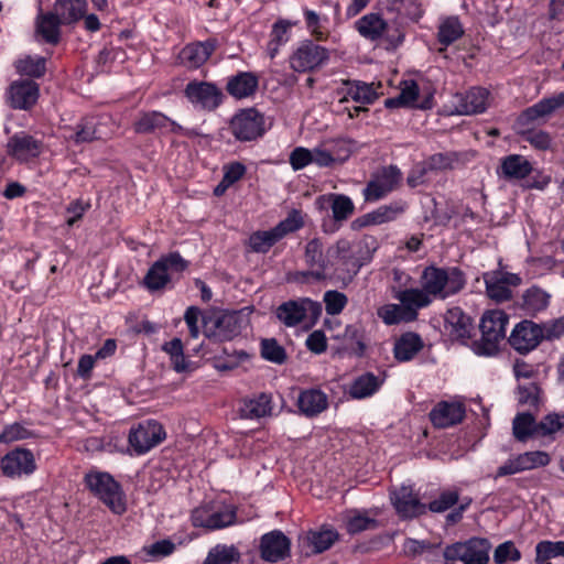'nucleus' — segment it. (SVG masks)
<instances>
[{
	"label": "nucleus",
	"instance_id": "nucleus-1",
	"mask_svg": "<svg viewBox=\"0 0 564 564\" xmlns=\"http://www.w3.org/2000/svg\"><path fill=\"white\" fill-rule=\"evenodd\" d=\"M421 286L430 297L446 300L466 286V274L458 267L427 265L420 276Z\"/></svg>",
	"mask_w": 564,
	"mask_h": 564
},
{
	"label": "nucleus",
	"instance_id": "nucleus-2",
	"mask_svg": "<svg viewBox=\"0 0 564 564\" xmlns=\"http://www.w3.org/2000/svg\"><path fill=\"white\" fill-rule=\"evenodd\" d=\"M83 482L85 488L112 513L121 516L127 511V499L123 488L111 474L97 469L89 470L85 474Z\"/></svg>",
	"mask_w": 564,
	"mask_h": 564
},
{
	"label": "nucleus",
	"instance_id": "nucleus-3",
	"mask_svg": "<svg viewBox=\"0 0 564 564\" xmlns=\"http://www.w3.org/2000/svg\"><path fill=\"white\" fill-rule=\"evenodd\" d=\"M188 267L189 261L185 260L178 251L169 252L151 264L141 285L151 293L162 291L169 288L175 276L178 279Z\"/></svg>",
	"mask_w": 564,
	"mask_h": 564
},
{
	"label": "nucleus",
	"instance_id": "nucleus-4",
	"mask_svg": "<svg viewBox=\"0 0 564 564\" xmlns=\"http://www.w3.org/2000/svg\"><path fill=\"white\" fill-rule=\"evenodd\" d=\"M509 315L502 310L486 311L480 319L481 337L473 341V350L478 356H494L499 351L500 341L506 338Z\"/></svg>",
	"mask_w": 564,
	"mask_h": 564
},
{
	"label": "nucleus",
	"instance_id": "nucleus-5",
	"mask_svg": "<svg viewBox=\"0 0 564 564\" xmlns=\"http://www.w3.org/2000/svg\"><path fill=\"white\" fill-rule=\"evenodd\" d=\"M491 546L488 539L477 536L448 544L443 550L444 563L488 564Z\"/></svg>",
	"mask_w": 564,
	"mask_h": 564
},
{
	"label": "nucleus",
	"instance_id": "nucleus-6",
	"mask_svg": "<svg viewBox=\"0 0 564 564\" xmlns=\"http://www.w3.org/2000/svg\"><path fill=\"white\" fill-rule=\"evenodd\" d=\"M317 42L312 39L301 41L289 57L290 68L296 73H314L328 64L332 52Z\"/></svg>",
	"mask_w": 564,
	"mask_h": 564
},
{
	"label": "nucleus",
	"instance_id": "nucleus-7",
	"mask_svg": "<svg viewBox=\"0 0 564 564\" xmlns=\"http://www.w3.org/2000/svg\"><path fill=\"white\" fill-rule=\"evenodd\" d=\"M183 94L194 109L206 112L217 110L225 100L221 88L216 83L207 80H189Z\"/></svg>",
	"mask_w": 564,
	"mask_h": 564
},
{
	"label": "nucleus",
	"instance_id": "nucleus-8",
	"mask_svg": "<svg viewBox=\"0 0 564 564\" xmlns=\"http://www.w3.org/2000/svg\"><path fill=\"white\" fill-rule=\"evenodd\" d=\"M229 130L240 142L256 141L267 131L264 115L253 107L241 109L230 119Z\"/></svg>",
	"mask_w": 564,
	"mask_h": 564
},
{
	"label": "nucleus",
	"instance_id": "nucleus-9",
	"mask_svg": "<svg viewBox=\"0 0 564 564\" xmlns=\"http://www.w3.org/2000/svg\"><path fill=\"white\" fill-rule=\"evenodd\" d=\"M334 254H330V247L324 250L319 238L311 239L304 251V260L310 270L299 272L303 279L312 278L315 281H323L329 276V269L335 267Z\"/></svg>",
	"mask_w": 564,
	"mask_h": 564
},
{
	"label": "nucleus",
	"instance_id": "nucleus-10",
	"mask_svg": "<svg viewBox=\"0 0 564 564\" xmlns=\"http://www.w3.org/2000/svg\"><path fill=\"white\" fill-rule=\"evenodd\" d=\"M276 317L288 327H294L308 317L312 324L322 315V304L308 297L290 300L276 308Z\"/></svg>",
	"mask_w": 564,
	"mask_h": 564
},
{
	"label": "nucleus",
	"instance_id": "nucleus-11",
	"mask_svg": "<svg viewBox=\"0 0 564 564\" xmlns=\"http://www.w3.org/2000/svg\"><path fill=\"white\" fill-rule=\"evenodd\" d=\"M166 437L163 425L155 420H144L130 429L128 443L135 455H144Z\"/></svg>",
	"mask_w": 564,
	"mask_h": 564
},
{
	"label": "nucleus",
	"instance_id": "nucleus-12",
	"mask_svg": "<svg viewBox=\"0 0 564 564\" xmlns=\"http://www.w3.org/2000/svg\"><path fill=\"white\" fill-rule=\"evenodd\" d=\"M402 181V172L397 165H388L372 174L362 189L366 202H378L393 192Z\"/></svg>",
	"mask_w": 564,
	"mask_h": 564
},
{
	"label": "nucleus",
	"instance_id": "nucleus-13",
	"mask_svg": "<svg viewBox=\"0 0 564 564\" xmlns=\"http://www.w3.org/2000/svg\"><path fill=\"white\" fill-rule=\"evenodd\" d=\"M6 104L13 110H32L40 98V85L33 79L13 80L6 90Z\"/></svg>",
	"mask_w": 564,
	"mask_h": 564
},
{
	"label": "nucleus",
	"instance_id": "nucleus-14",
	"mask_svg": "<svg viewBox=\"0 0 564 564\" xmlns=\"http://www.w3.org/2000/svg\"><path fill=\"white\" fill-rule=\"evenodd\" d=\"M245 318L240 312H227L213 321L212 325L205 322L204 334L215 341H227L241 334Z\"/></svg>",
	"mask_w": 564,
	"mask_h": 564
},
{
	"label": "nucleus",
	"instance_id": "nucleus-15",
	"mask_svg": "<svg viewBox=\"0 0 564 564\" xmlns=\"http://www.w3.org/2000/svg\"><path fill=\"white\" fill-rule=\"evenodd\" d=\"M330 254L337 260L334 267V274L345 280H351L357 275L364 262L352 249V245L347 239H339L330 246Z\"/></svg>",
	"mask_w": 564,
	"mask_h": 564
},
{
	"label": "nucleus",
	"instance_id": "nucleus-16",
	"mask_svg": "<svg viewBox=\"0 0 564 564\" xmlns=\"http://www.w3.org/2000/svg\"><path fill=\"white\" fill-rule=\"evenodd\" d=\"M486 294L496 302L509 301L512 297V286L521 284V278L516 273L494 270L482 275Z\"/></svg>",
	"mask_w": 564,
	"mask_h": 564
},
{
	"label": "nucleus",
	"instance_id": "nucleus-17",
	"mask_svg": "<svg viewBox=\"0 0 564 564\" xmlns=\"http://www.w3.org/2000/svg\"><path fill=\"white\" fill-rule=\"evenodd\" d=\"M542 340L541 325L530 319L519 322L508 338L509 345L521 355L534 350Z\"/></svg>",
	"mask_w": 564,
	"mask_h": 564
},
{
	"label": "nucleus",
	"instance_id": "nucleus-18",
	"mask_svg": "<svg viewBox=\"0 0 564 564\" xmlns=\"http://www.w3.org/2000/svg\"><path fill=\"white\" fill-rule=\"evenodd\" d=\"M218 45L216 37L188 43L180 51L177 63L189 70L198 69L210 58Z\"/></svg>",
	"mask_w": 564,
	"mask_h": 564
},
{
	"label": "nucleus",
	"instance_id": "nucleus-19",
	"mask_svg": "<svg viewBox=\"0 0 564 564\" xmlns=\"http://www.w3.org/2000/svg\"><path fill=\"white\" fill-rule=\"evenodd\" d=\"M0 469L8 478L29 476L36 469L34 454L28 448L15 447L0 459Z\"/></svg>",
	"mask_w": 564,
	"mask_h": 564
},
{
	"label": "nucleus",
	"instance_id": "nucleus-20",
	"mask_svg": "<svg viewBox=\"0 0 564 564\" xmlns=\"http://www.w3.org/2000/svg\"><path fill=\"white\" fill-rule=\"evenodd\" d=\"M408 208L409 205L405 200H392L389 204L381 205L377 209L354 219L351 221V228L359 230L364 227L393 221L403 215Z\"/></svg>",
	"mask_w": 564,
	"mask_h": 564
},
{
	"label": "nucleus",
	"instance_id": "nucleus-21",
	"mask_svg": "<svg viewBox=\"0 0 564 564\" xmlns=\"http://www.w3.org/2000/svg\"><path fill=\"white\" fill-rule=\"evenodd\" d=\"M390 500L402 519H412L426 513V505L420 501L412 486H401L390 491Z\"/></svg>",
	"mask_w": 564,
	"mask_h": 564
},
{
	"label": "nucleus",
	"instance_id": "nucleus-22",
	"mask_svg": "<svg viewBox=\"0 0 564 564\" xmlns=\"http://www.w3.org/2000/svg\"><path fill=\"white\" fill-rule=\"evenodd\" d=\"M64 23L52 10L43 11L40 7L34 20V36L37 42L56 46L62 40Z\"/></svg>",
	"mask_w": 564,
	"mask_h": 564
},
{
	"label": "nucleus",
	"instance_id": "nucleus-23",
	"mask_svg": "<svg viewBox=\"0 0 564 564\" xmlns=\"http://www.w3.org/2000/svg\"><path fill=\"white\" fill-rule=\"evenodd\" d=\"M43 141L21 131L14 133L7 143V152L17 161L25 163L40 156L43 151Z\"/></svg>",
	"mask_w": 564,
	"mask_h": 564
},
{
	"label": "nucleus",
	"instance_id": "nucleus-24",
	"mask_svg": "<svg viewBox=\"0 0 564 564\" xmlns=\"http://www.w3.org/2000/svg\"><path fill=\"white\" fill-rule=\"evenodd\" d=\"M340 96L339 104L352 100L361 105H371L379 98L375 83H366L357 79H341V86L337 89Z\"/></svg>",
	"mask_w": 564,
	"mask_h": 564
},
{
	"label": "nucleus",
	"instance_id": "nucleus-25",
	"mask_svg": "<svg viewBox=\"0 0 564 564\" xmlns=\"http://www.w3.org/2000/svg\"><path fill=\"white\" fill-rule=\"evenodd\" d=\"M259 549L262 560L278 563L290 556L291 540L281 530H273L261 536Z\"/></svg>",
	"mask_w": 564,
	"mask_h": 564
},
{
	"label": "nucleus",
	"instance_id": "nucleus-26",
	"mask_svg": "<svg viewBox=\"0 0 564 564\" xmlns=\"http://www.w3.org/2000/svg\"><path fill=\"white\" fill-rule=\"evenodd\" d=\"M561 108H564V91L542 98L536 104L522 110L518 117V123L528 126L539 120L545 122L552 113Z\"/></svg>",
	"mask_w": 564,
	"mask_h": 564
},
{
	"label": "nucleus",
	"instance_id": "nucleus-27",
	"mask_svg": "<svg viewBox=\"0 0 564 564\" xmlns=\"http://www.w3.org/2000/svg\"><path fill=\"white\" fill-rule=\"evenodd\" d=\"M444 327L452 339L463 344L471 338L475 329L473 318L458 306L451 307L446 311Z\"/></svg>",
	"mask_w": 564,
	"mask_h": 564
},
{
	"label": "nucleus",
	"instance_id": "nucleus-28",
	"mask_svg": "<svg viewBox=\"0 0 564 564\" xmlns=\"http://www.w3.org/2000/svg\"><path fill=\"white\" fill-rule=\"evenodd\" d=\"M465 405L460 402L440 401L429 413L431 423L436 429H447L463 422Z\"/></svg>",
	"mask_w": 564,
	"mask_h": 564
},
{
	"label": "nucleus",
	"instance_id": "nucleus-29",
	"mask_svg": "<svg viewBox=\"0 0 564 564\" xmlns=\"http://www.w3.org/2000/svg\"><path fill=\"white\" fill-rule=\"evenodd\" d=\"M318 209H325L329 207L332 209V217L335 224H337L336 229L341 226V224L348 220L355 213V204L352 199L345 194L329 193L325 195H321L316 198L315 202Z\"/></svg>",
	"mask_w": 564,
	"mask_h": 564
},
{
	"label": "nucleus",
	"instance_id": "nucleus-30",
	"mask_svg": "<svg viewBox=\"0 0 564 564\" xmlns=\"http://www.w3.org/2000/svg\"><path fill=\"white\" fill-rule=\"evenodd\" d=\"M296 405L302 415L313 419L328 409V397L319 388L303 389L297 395Z\"/></svg>",
	"mask_w": 564,
	"mask_h": 564
},
{
	"label": "nucleus",
	"instance_id": "nucleus-31",
	"mask_svg": "<svg viewBox=\"0 0 564 564\" xmlns=\"http://www.w3.org/2000/svg\"><path fill=\"white\" fill-rule=\"evenodd\" d=\"M393 297L403 306L405 314H408V321L416 319L417 311L430 306L433 302L432 297L429 296L422 286L421 289L399 290L393 294Z\"/></svg>",
	"mask_w": 564,
	"mask_h": 564
},
{
	"label": "nucleus",
	"instance_id": "nucleus-32",
	"mask_svg": "<svg viewBox=\"0 0 564 564\" xmlns=\"http://www.w3.org/2000/svg\"><path fill=\"white\" fill-rule=\"evenodd\" d=\"M259 88V76L253 72H238L227 79L226 91L235 99L252 97Z\"/></svg>",
	"mask_w": 564,
	"mask_h": 564
},
{
	"label": "nucleus",
	"instance_id": "nucleus-33",
	"mask_svg": "<svg viewBox=\"0 0 564 564\" xmlns=\"http://www.w3.org/2000/svg\"><path fill=\"white\" fill-rule=\"evenodd\" d=\"M53 13L64 23V26L73 28L83 20L88 12L87 0H54Z\"/></svg>",
	"mask_w": 564,
	"mask_h": 564
},
{
	"label": "nucleus",
	"instance_id": "nucleus-34",
	"mask_svg": "<svg viewBox=\"0 0 564 564\" xmlns=\"http://www.w3.org/2000/svg\"><path fill=\"white\" fill-rule=\"evenodd\" d=\"M386 381V372L375 375L367 371L354 379L348 389L351 399L361 400L373 395Z\"/></svg>",
	"mask_w": 564,
	"mask_h": 564
},
{
	"label": "nucleus",
	"instance_id": "nucleus-35",
	"mask_svg": "<svg viewBox=\"0 0 564 564\" xmlns=\"http://www.w3.org/2000/svg\"><path fill=\"white\" fill-rule=\"evenodd\" d=\"M489 91L482 87H471L465 94L457 95V111L460 115L481 113L487 109Z\"/></svg>",
	"mask_w": 564,
	"mask_h": 564
},
{
	"label": "nucleus",
	"instance_id": "nucleus-36",
	"mask_svg": "<svg viewBox=\"0 0 564 564\" xmlns=\"http://www.w3.org/2000/svg\"><path fill=\"white\" fill-rule=\"evenodd\" d=\"M423 347L424 343L417 333L406 332L395 340L393 356L400 362L410 361Z\"/></svg>",
	"mask_w": 564,
	"mask_h": 564
},
{
	"label": "nucleus",
	"instance_id": "nucleus-37",
	"mask_svg": "<svg viewBox=\"0 0 564 564\" xmlns=\"http://www.w3.org/2000/svg\"><path fill=\"white\" fill-rule=\"evenodd\" d=\"M387 21L379 13H367L355 22V29L366 40L377 42L382 39Z\"/></svg>",
	"mask_w": 564,
	"mask_h": 564
},
{
	"label": "nucleus",
	"instance_id": "nucleus-38",
	"mask_svg": "<svg viewBox=\"0 0 564 564\" xmlns=\"http://www.w3.org/2000/svg\"><path fill=\"white\" fill-rule=\"evenodd\" d=\"M339 534L333 528L310 530L303 539V543L311 549L312 554H319L330 549L338 540Z\"/></svg>",
	"mask_w": 564,
	"mask_h": 564
},
{
	"label": "nucleus",
	"instance_id": "nucleus-39",
	"mask_svg": "<svg viewBox=\"0 0 564 564\" xmlns=\"http://www.w3.org/2000/svg\"><path fill=\"white\" fill-rule=\"evenodd\" d=\"M170 118L163 112L152 110L140 112L133 123V130L138 134H150L156 130L163 131L167 128Z\"/></svg>",
	"mask_w": 564,
	"mask_h": 564
},
{
	"label": "nucleus",
	"instance_id": "nucleus-40",
	"mask_svg": "<svg viewBox=\"0 0 564 564\" xmlns=\"http://www.w3.org/2000/svg\"><path fill=\"white\" fill-rule=\"evenodd\" d=\"M550 304V294L540 286L532 285L522 294L521 308L528 315H536L546 310Z\"/></svg>",
	"mask_w": 564,
	"mask_h": 564
},
{
	"label": "nucleus",
	"instance_id": "nucleus-41",
	"mask_svg": "<svg viewBox=\"0 0 564 564\" xmlns=\"http://www.w3.org/2000/svg\"><path fill=\"white\" fill-rule=\"evenodd\" d=\"M501 173L508 180H522L532 172L531 163L519 154H511L502 159Z\"/></svg>",
	"mask_w": 564,
	"mask_h": 564
},
{
	"label": "nucleus",
	"instance_id": "nucleus-42",
	"mask_svg": "<svg viewBox=\"0 0 564 564\" xmlns=\"http://www.w3.org/2000/svg\"><path fill=\"white\" fill-rule=\"evenodd\" d=\"M464 33L465 30L457 17L446 18L437 29V41L443 45V47L438 50V53L445 52V50L459 40Z\"/></svg>",
	"mask_w": 564,
	"mask_h": 564
},
{
	"label": "nucleus",
	"instance_id": "nucleus-43",
	"mask_svg": "<svg viewBox=\"0 0 564 564\" xmlns=\"http://www.w3.org/2000/svg\"><path fill=\"white\" fill-rule=\"evenodd\" d=\"M273 410L272 395L270 393H259L257 397L245 401L241 409L247 419H261L271 415Z\"/></svg>",
	"mask_w": 564,
	"mask_h": 564
},
{
	"label": "nucleus",
	"instance_id": "nucleus-44",
	"mask_svg": "<svg viewBox=\"0 0 564 564\" xmlns=\"http://www.w3.org/2000/svg\"><path fill=\"white\" fill-rule=\"evenodd\" d=\"M250 357L243 349L224 347L221 354L214 357V366L218 371H230L248 361Z\"/></svg>",
	"mask_w": 564,
	"mask_h": 564
},
{
	"label": "nucleus",
	"instance_id": "nucleus-45",
	"mask_svg": "<svg viewBox=\"0 0 564 564\" xmlns=\"http://www.w3.org/2000/svg\"><path fill=\"white\" fill-rule=\"evenodd\" d=\"M14 67L21 76H28V79L41 78L46 73V58L43 56L25 55L15 61Z\"/></svg>",
	"mask_w": 564,
	"mask_h": 564
},
{
	"label": "nucleus",
	"instance_id": "nucleus-46",
	"mask_svg": "<svg viewBox=\"0 0 564 564\" xmlns=\"http://www.w3.org/2000/svg\"><path fill=\"white\" fill-rule=\"evenodd\" d=\"M387 10L394 12L398 20L406 18L417 22L423 15V9L419 0H388Z\"/></svg>",
	"mask_w": 564,
	"mask_h": 564
},
{
	"label": "nucleus",
	"instance_id": "nucleus-47",
	"mask_svg": "<svg viewBox=\"0 0 564 564\" xmlns=\"http://www.w3.org/2000/svg\"><path fill=\"white\" fill-rule=\"evenodd\" d=\"M344 340L350 343V354L356 357H364L366 345V330L361 323L348 324L344 330Z\"/></svg>",
	"mask_w": 564,
	"mask_h": 564
},
{
	"label": "nucleus",
	"instance_id": "nucleus-48",
	"mask_svg": "<svg viewBox=\"0 0 564 564\" xmlns=\"http://www.w3.org/2000/svg\"><path fill=\"white\" fill-rule=\"evenodd\" d=\"M564 557V541L542 540L535 545L534 564H552L551 560Z\"/></svg>",
	"mask_w": 564,
	"mask_h": 564
},
{
	"label": "nucleus",
	"instance_id": "nucleus-49",
	"mask_svg": "<svg viewBox=\"0 0 564 564\" xmlns=\"http://www.w3.org/2000/svg\"><path fill=\"white\" fill-rule=\"evenodd\" d=\"M459 501V489L456 487L443 489L426 505V511L444 513L453 510Z\"/></svg>",
	"mask_w": 564,
	"mask_h": 564
},
{
	"label": "nucleus",
	"instance_id": "nucleus-50",
	"mask_svg": "<svg viewBox=\"0 0 564 564\" xmlns=\"http://www.w3.org/2000/svg\"><path fill=\"white\" fill-rule=\"evenodd\" d=\"M281 239L279 234L271 228L270 230H258L250 235L248 248L252 252L267 253Z\"/></svg>",
	"mask_w": 564,
	"mask_h": 564
},
{
	"label": "nucleus",
	"instance_id": "nucleus-51",
	"mask_svg": "<svg viewBox=\"0 0 564 564\" xmlns=\"http://www.w3.org/2000/svg\"><path fill=\"white\" fill-rule=\"evenodd\" d=\"M292 23L288 20H278L270 32V41L268 43V51L271 58H274L281 45L290 40V30Z\"/></svg>",
	"mask_w": 564,
	"mask_h": 564
},
{
	"label": "nucleus",
	"instance_id": "nucleus-52",
	"mask_svg": "<svg viewBox=\"0 0 564 564\" xmlns=\"http://www.w3.org/2000/svg\"><path fill=\"white\" fill-rule=\"evenodd\" d=\"M304 21L307 31L312 35V40L326 41L329 36V32L325 30L324 24L328 22L327 17H322L314 10L304 8L303 9Z\"/></svg>",
	"mask_w": 564,
	"mask_h": 564
},
{
	"label": "nucleus",
	"instance_id": "nucleus-53",
	"mask_svg": "<svg viewBox=\"0 0 564 564\" xmlns=\"http://www.w3.org/2000/svg\"><path fill=\"white\" fill-rule=\"evenodd\" d=\"M538 423L530 412L518 413L512 422L513 435L518 441H525L531 436H535Z\"/></svg>",
	"mask_w": 564,
	"mask_h": 564
},
{
	"label": "nucleus",
	"instance_id": "nucleus-54",
	"mask_svg": "<svg viewBox=\"0 0 564 564\" xmlns=\"http://www.w3.org/2000/svg\"><path fill=\"white\" fill-rule=\"evenodd\" d=\"M240 560V553L234 545L218 544L210 549L204 564H234Z\"/></svg>",
	"mask_w": 564,
	"mask_h": 564
},
{
	"label": "nucleus",
	"instance_id": "nucleus-55",
	"mask_svg": "<svg viewBox=\"0 0 564 564\" xmlns=\"http://www.w3.org/2000/svg\"><path fill=\"white\" fill-rule=\"evenodd\" d=\"M386 43L384 48L387 51H395L399 48L405 40V29L398 18L393 21H387V28L382 39Z\"/></svg>",
	"mask_w": 564,
	"mask_h": 564
},
{
	"label": "nucleus",
	"instance_id": "nucleus-56",
	"mask_svg": "<svg viewBox=\"0 0 564 564\" xmlns=\"http://www.w3.org/2000/svg\"><path fill=\"white\" fill-rule=\"evenodd\" d=\"M209 530H220L236 523L237 510L234 506H226L216 509L213 506Z\"/></svg>",
	"mask_w": 564,
	"mask_h": 564
},
{
	"label": "nucleus",
	"instance_id": "nucleus-57",
	"mask_svg": "<svg viewBox=\"0 0 564 564\" xmlns=\"http://www.w3.org/2000/svg\"><path fill=\"white\" fill-rule=\"evenodd\" d=\"M541 388L538 383L520 384L517 389L518 402L522 406L538 410L540 405Z\"/></svg>",
	"mask_w": 564,
	"mask_h": 564
},
{
	"label": "nucleus",
	"instance_id": "nucleus-58",
	"mask_svg": "<svg viewBox=\"0 0 564 564\" xmlns=\"http://www.w3.org/2000/svg\"><path fill=\"white\" fill-rule=\"evenodd\" d=\"M261 357L276 365L284 364L288 358L284 347L275 338L262 339Z\"/></svg>",
	"mask_w": 564,
	"mask_h": 564
},
{
	"label": "nucleus",
	"instance_id": "nucleus-59",
	"mask_svg": "<svg viewBox=\"0 0 564 564\" xmlns=\"http://www.w3.org/2000/svg\"><path fill=\"white\" fill-rule=\"evenodd\" d=\"M377 315L386 325H397L408 321V314L401 304H384L377 310Z\"/></svg>",
	"mask_w": 564,
	"mask_h": 564
},
{
	"label": "nucleus",
	"instance_id": "nucleus-60",
	"mask_svg": "<svg viewBox=\"0 0 564 564\" xmlns=\"http://www.w3.org/2000/svg\"><path fill=\"white\" fill-rule=\"evenodd\" d=\"M304 226L302 213L297 209H292L285 219L281 220L274 228L282 239L288 234L294 232Z\"/></svg>",
	"mask_w": 564,
	"mask_h": 564
},
{
	"label": "nucleus",
	"instance_id": "nucleus-61",
	"mask_svg": "<svg viewBox=\"0 0 564 564\" xmlns=\"http://www.w3.org/2000/svg\"><path fill=\"white\" fill-rule=\"evenodd\" d=\"M325 311L328 315L340 314L348 303V297L343 292L329 290L324 293Z\"/></svg>",
	"mask_w": 564,
	"mask_h": 564
},
{
	"label": "nucleus",
	"instance_id": "nucleus-62",
	"mask_svg": "<svg viewBox=\"0 0 564 564\" xmlns=\"http://www.w3.org/2000/svg\"><path fill=\"white\" fill-rule=\"evenodd\" d=\"M96 122L94 119H83L75 127V133L72 137L75 143L93 142L97 140Z\"/></svg>",
	"mask_w": 564,
	"mask_h": 564
},
{
	"label": "nucleus",
	"instance_id": "nucleus-63",
	"mask_svg": "<svg viewBox=\"0 0 564 564\" xmlns=\"http://www.w3.org/2000/svg\"><path fill=\"white\" fill-rule=\"evenodd\" d=\"M524 141L529 142L534 149L546 151L551 148L552 138L549 132L543 130L528 129L521 132Z\"/></svg>",
	"mask_w": 564,
	"mask_h": 564
},
{
	"label": "nucleus",
	"instance_id": "nucleus-64",
	"mask_svg": "<svg viewBox=\"0 0 564 564\" xmlns=\"http://www.w3.org/2000/svg\"><path fill=\"white\" fill-rule=\"evenodd\" d=\"M562 417H564V415L561 416L556 413L545 415L536 425L535 436H550L562 430Z\"/></svg>",
	"mask_w": 564,
	"mask_h": 564
}]
</instances>
